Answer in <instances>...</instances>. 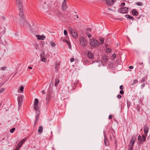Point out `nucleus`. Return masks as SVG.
Instances as JSON below:
<instances>
[{
	"label": "nucleus",
	"instance_id": "nucleus-35",
	"mask_svg": "<svg viewBox=\"0 0 150 150\" xmlns=\"http://www.w3.org/2000/svg\"><path fill=\"white\" fill-rule=\"evenodd\" d=\"M138 139L139 141V144H141L140 143V141L141 140H142V137L141 136H140V135H139L138 137Z\"/></svg>",
	"mask_w": 150,
	"mask_h": 150
},
{
	"label": "nucleus",
	"instance_id": "nucleus-20",
	"mask_svg": "<svg viewBox=\"0 0 150 150\" xmlns=\"http://www.w3.org/2000/svg\"><path fill=\"white\" fill-rule=\"evenodd\" d=\"M148 130H149L148 127L147 126H145L144 128V134H147V133L148 132Z\"/></svg>",
	"mask_w": 150,
	"mask_h": 150
},
{
	"label": "nucleus",
	"instance_id": "nucleus-32",
	"mask_svg": "<svg viewBox=\"0 0 150 150\" xmlns=\"http://www.w3.org/2000/svg\"><path fill=\"white\" fill-rule=\"evenodd\" d=\"M69 30L71 34L73 32H74V31H75L72 28H69Z\"/></svg>",
	"mask_w": 150,
	"mask_h": 150
},
{
	"label": "nucleus",
	"instance_id": "nucleus-4",
	"mask_svg": "<svg viewBox=\"0 0 150 150\" xmlns=\"http://www.w3.org/2000/svg\"><path fill=\"white\" fill-rule=\"evenodd\" d=\"M128 8L126 7H122L118 10V12L122 13H128Z\"/></svg>",
	"mask_w": 150,
	"mask_h": 150
},
{
	"label": "nucleus",
	"instance_id": "nucleus-30",
	"mask_svg": "<svg viewBox=\"0 0 150 150\" xmlns=\"http://www.w3.org/2000/svg\"><path fill=\"white\" fill-rule=\"evenodd\" d=\"M100 40L101 42L100 44H103L104 42V40L103 38H100Z\"/></svg>",
	"mask_w": 150,
	"mask_h": 150
},
{
	"label": "nucleus",
	"instance_id": "nucleus-5",
	"mask_svg": "<svg viewBox=\"0 0 150 150\" xmlns=\"http://www.w3.org/2000/svg\"><path fill=\"white\" fill-rule=\"evenodd\" d=\"M17 22H18L21 25H26V24H28V22L25 18H23V19H20L19 21H17Z\"/></svg>",
	"mask_w": 150,
	"mask_h": 150
},
{
	"label": "nucleus",
	"instance_id": "nucleus-43",
	"mask_svg": "<svg viewBox=\"0 0 150 150\" xmlns=\"http://www.w3.org/2000/svg\"><path fill=\"white\" fill-rule=\"evenodd\" d=\"M128 18H129L132 20H133L134 19L133 17L132 16H129Z\"/></svg>",
	"mask_w": 150,
	"mask_h": 150
},
{
	"label": "nucleus",
	"instance_id": "nucleus-48",
	"mask_svg": "<svg viewBox=\"0 0 150 150\" xmlns=\"http://www.w3.org/2000/svg\"><path fill=\"white\" fill-rule=\"evenodd\" d=\"M120 89L121 90H122L124 88V87L122 85L120 86Z\"/></svg>",
	"mask_w": 150,
	"mask_h": 150
},
{
	"label": "nucleus",
	"instance_id": "nucleus-53",
	"mask_svg": "<svg viewBox=\"0 0 150 150\" xmlns=\"http://www.w3.org/2000/svg\"><path fill=\"white\" fill-rule=\"evenodd\" d=\"M117 55L115 54H112V56H113V57H114L115 58L116 57Z\"/></svg>",
	"mask_w": 150,
	"mask_h": 150
},
{
	"label": "nucleus",
	"instance_id": "nucleus-39",
	"mask_svg": "<svg viewBox=\"0 0 150 150\" xmlns=\"http://www.w3.org/2000/svg\"><path fill=\"white\" fill-rule=\"evenodd\" d=\"M125 5V3L124 2L121 3L120 4V6H124Z\"/></svg>",
	"mask_w": 150,
	"mask_h": 150
},
{
	"label": "nucleus",
	"instance_id": "nucleus-37",
	"mask_svg": "<svg viewBox=\"0 0 150 150\" xmlns=\"http://www.w3.org/2000/svg\"><path fill=\"white\" fill-rule=\"evenodd\" d=\"M15 128L13 127L12 129H10V132L11 133H13L15 131Z\"/></svg>",
	"mask_w": 150,
	"mask_h": 150
},
{
	"label": "nucleus",
	"instance_id": "nucleus-60",
	"mask_svg": "<svg viewBox=\"0 0 150 150\" xmlns=\"http://www.w3.org/2000/svg\"><path fill=\"white\" fill-rule=\"evenodd\" d=\"M42 93L43 94H45V91L44 90H43L42 91Z\"/></svg>",
	"mask_w": 150,
	"mask_h": 150
},
{
	"label": "nucleus",
	"instance_id": "nucleus-52",
	"mask_svg": "<svg viewBox=\"0 0 150 150\" xmlns=\"http://www.w3.org/2000/svg\"><path fill=\"white\" fill-rule=\"evenodd\" d=\"M129 16L130 15H125V16L126 18H129Z\"/></svg>",
	"mask_w": 150,
	"mask_h": 150
},
{
	"label": "nucleus",
	"instance_id": "nucleus-46",
	"mask_svg": "<svg viewBox=\"0 0 150 150\" xmlns=\"http://www.w3.org/2000/svg\"><path fill=\"white\" fill-rule=\"evenodd\" d=\"M18 146H17V147L15 149V150H19L20 148L19 146L18 147Z\"/></svg>",
	"mask_w": 150,
	"mask_h": 150
},
{
	"label": "nucleus",
	"instance_id": "nucleus-8",
	"mask_svg": "<svg viewBox=\"0 0 150 150\" xmlns=\"http://www.w3.org/2000/svg\"><path fill=\"white\" fill-rule=\"evenodd\" d=\"M116 0H106V3L108 5L111 6L112 5Z\"/></svg>",
	"mask_w": 150,
	"mask_h": 150
},
{
	"label": "nucleus",
	"instance_id": "nucleus-12",
	"mask_svg": "<svg viewBox=\"0 0 150 150\" xmlns=\"http://www.w3.org/2000/svg\"><path fill=\"white\" fill-rule=\"evenodd\" d=\"M36 37H37L38 39L39 40H44L45 38V37L44 35H36Z\"/></svg>",
	"mask_w": 150,
	"mask_h": 150
},
{
	"label": "nucleus",
	"instance_id": "nucleus-56",
	"mask_svg": "<svg viewBox=\"0 0 150 150\" xmlns=\"http://www.w3.org/2000/svg\"><path fill=\"white\" fill-rule=\"evenodd\" d=\"M86 30L88 31H91V29L90 28H87Z\"/></svg>",
	"mask_w": 150,
	"mask_h": 150
},
{
	"label": "nucleus",
	"instance_id": "nucleus-38",
	"mask_svg": "<svg viewBox=\"0 0 150 150\" xmlns=\"http://www.w3.org/2000/svg\"><path fill=\"white\" fill-rule=\"evenodd\" d=\"M4 88H2L0 90V93H2L3 92H4Z\"/></svg>",
	"mask_w": 150,
	"mask_h": 150
},
{
	"label": "nucleus",
	"instance_id": "nucleus-44",
	"mask_svg": "<svg viewBox=\"0 0 150 150\" xmlns=\"http://www.w3.org/2000/svg\"><path fill=\"white\" fill-rule=\"evenodd\" d=\"M112 115H110L109 116V118L110 119H111L112 118Z\"/></svg>",
	"mask_w": 150,
	"mask_h": 150
},
{
	"label": "nucleus",
	"instance_id": "nucleus-13",
	"mask_svg": "<svg viewBox=\"0 0 150 150\" xmlns=\"http://www.w3.org/2000/svg\"><path fill=\"white\" fill-rule=\"evenodd\" d=\"M98 64H98V60L93 61L92 63V64L96 68L99 67Z\"/></svg>",
	"mask_w": 150,
	"mask_h": 150
},
{
	"label": "nucleus",
	"instance_id": "nucleus-34",
	"mask_svg": "<svg viewBox=\"0 0 150 150\" xmlns=\"http://www.w3.org/2000/svg\"><path fill=\"white\" fill-rule=\"evenodd\" d=\"M136 4L138 6H142L143 5V4L141 2H138L136 3Z\"/></svg>",
	"mask_w": 150,
	"mask_h": 150
},
{
	"label": "nucleus",
	"instance_id": "nucleus-63",
	"mask_svg": "<svg viewBox=\"0 0 150 150\" xmlns=\"http://www.w3.org/2000/svg\"><path fill=\"white\" fill-rule=\"evenodd\" d=\"M67 0H64L63 2H64L66 3V1Z\"/></svg>",
	"mask_w": 150,
	"mask_h": 150
},
{
	"label": "nucleus",
	"instance_id": "nucleus-42",
	"mask_svg": "<svg viewBox=\"0 0 150 150\" xmlns=\"http://www.w3.org/2000/svg\"><path fill=\"white\" fill-rule=\"evenodd\" d=\"M67 45L69 46V48L70 49L71 47V45L70 43L69 42L67 44Z\"/></svg>",
	"mask_w": 150,
	"mask_h": 150
},
{
	"label": "nucleus",
	"instance_id": "nucleus-55",
	"mask_svg": "<svg viewBox=\"0 0 150 150\" xmlns=\"http://www.w3.org/2000/svg\"><path fill=\"white\" fill-rule=\"evenodd\" d=\"M70 61L71 62H73L74 61V58H71L70 60Z\"/></svg>",
	"mask_w": 150,
	"mask_h": 150
},
{
	"label": "nucleus",
	"instance_id": "nucleus-47",
	"mask_svg": "<svg viewBox=\"0 0 150 150\" xmlns=\"http://www.w3.org/2000/svg\"><path fill=\"white\" fill-rule=\"evenodd\" d=\"M6 68V67H2L1 68V70H4Z\"/></svg>",
	"mask_w": 150,
	"mask_h": 150
},
{
	"label": "nucleus",
	"instance_id": "nucleus-3",
	"mask_svg": "<svg viewBox=\"0 0 150 150\" xmlns=\"http://www.w3.org/2000/svg\"><path fill=\"white\" fill-rule=\"evenodd\" d=\"M39 103V101L37 98H35L34 100V109L36 111V112L40 111V109L38 107V104Z\"/></svg>",
	"mask_w": 150,
	"mask_h": 150
},
{
	"label": "nucleus",
	"instance_id": "nucleus-15",
	"mask_svg": "<svg viewBox=\"0 0 150 150\" xmlns=\"http://www.w3.org/2000/svg\"><path fill=\"white\" fill-rule=\"evenodd\" d=\"M62 10L64 11L67 8V5L66 3L62 2Z\"/></svg>",
	"mask_w": 150,
	"mask_h": 150
},
{
	"label": "nucleus",
	"instance_id": "nucleus-24",
	"mask_svg": "<svg viewBox=\"0 0 150 150\" xmlns=\"http://www.w3.org/2000/svg\"><path fill=\"white\" fill-rule=\"evenodd\" d=\"M55 81L54 83V86L56 87H57L58 83L59 82L60 80L58 79H55Z\"/></svg>",
	"mask_w": 150,
	"mask_h": 150
},
{
	"label": "nucleus",
	"instance_id": "nucleus-26",
	"mask_svg": "<svg viewBox=\"0 0 150 150\" xmlns=\"http://www.w3.org/2000/svg\"><path fill=\"white\" fill-rule=\"evenodd\" d=\"M43 129V128L41 126H39L38 131L39 132L42 133V132Z\"/></svg>",
	"mask_w": 150,
	"mask_h": 150
},
{
	"label": "nucleus",
	"instance_id": "nucleus-61",
	"mask_svg": "<svg viewBox=\"0 0 150 150\" xmlns=\"http://www.w3.org/2000/svg\"><path fill=\"white\" fill-rule=\"evenodd\" d=\"M37 122V121L35 120V122L34 123V125L35 126L36 125Z\"/></svg>",
	"mask_w": 150,
	"mask_h": 150
},
{
	"label": "nucleus",
	"instance_id": "nucleus-40",
	"mask_svg": "<svg viewBox=\"0 0 150 150\" xmlns=\"http://www.w3.org/2000/svg\"><path fill=\"white\" fill-rule=\"evenodd\" d=\"M64 34L65 35H67V32L66 30H64Z\"/></svg>",
	"mask_w": 150,
	"mask_h": 150
},
{
	"label": "nucleus",
	"instance_id": "nucleus-7",
	"mask_svg": "<svg viewBox=\"0 0 150 150\" xmlns=\"http://www.w3.org/2000/svg\"><path fill=\"white\" fill-rule=\"evenodd\" d=\"M23 7H22V8L21 9H19V16L20 17V19H22L23 18H24V14L23 11Z\"/></svg>",
	"mask_w": 150,
	"mask_h": 150
},
{
	"label": "nucleus",
	"instance_id": "nucleus-27",
	"mask_svg": "<svg viewBox=\"0 0 150 150\" xmlns=\"http://www.w3.org/2000/svg\"><path fill=\"white\" fill-rule=\"evenodd\" d=\"M39 112H40L39 111H38V112H36L37 115L36 116V121H37L38 119L39 115Z\"/></svg>",
	"mask_w": 150,
	"mask_h": 150
},
{
	"label": "nucleus",
	"instance_id": "nucleus-18",
	"mask_svg": "<svg viewBox=\"0 0 150 150\" xmlns=\"http://www.w3.org/2000/svg\"><path fill=\"white\" fill-rule=\"evenodd\" d=\"M104 141L105 146H108L109 145V143L108 140L105 137Z\"/></svg>",
	"mask_w": 150,
	"mask_h": 150
},
{
	"label": "nucleus",
	"instance_id": "nucleus-50",
	"mask_svg": "<svg viewBox=\"0 0 150 150\" xmlns=\"http://www.w3.org/2000/svg\"><path fill=\"white\" fill-rule=\"evenodd\" d=\"M84 62L85 63H87L88 62V61L87 60H85L84 61Z\"/></svg>",
	"mask_w": 150,
	"mask_h": 150
},
{
	"label": "nucleus",
	"instance_id": "nucleus-16",
	"mask_svg": "<svg viewBox=\"0 0 150 150\" xmlns=\"http://www.w3.org/2000/svg\"><path fill=\"white\" fill-rule=\"evenodd\" d=\"M102 60L105 63H107L108 59L106 55H103L102 57Z\"/></svg>",
	"mask_w": 150,
	"mask_h": 150
},
{
	"label": "nucleus",
	"instance_id": "nucleus-1",
	"mask_svg": "<svg viewBox=\"0 0 150 150\" xmlns=\"http://www.w3.org/2000/svg\"><path fill=\"white\" fill-rule=\"evenodd\" d=\"M90 42L91 45L93 47H97L100 44L98 41L94 39H91Z\"/></svg>",
	"mask_w": 150,
	"mask_h": 150
},
{
	"label": "nucleus",
	"instance_id": "nucleus-25",
	"mask_svg": "<svg viewBox=\"0 0 150 150\" xmlns=\"http://www.w3.org/2000/svg\"><path fill=\"white\" fill-rule=\"evenodd\" d=\"M98 64H99L98 65L99 67H100L101 66H103V65H104V64L103 63V62L102 61L100 60H98Z\"/></svg>",
	"mask_w": 150,
	"mask_h": 150
},
{
	"label": "nucleus",
	"instance_id": "nucleus-62",
	"mask_svg": "<svg viewBox=\"0 0 150 150\" xmlns=\"http://www.w3.org/2000/svg\"><path fill=\"white\" fill-rule=\"evenodd\" d=\"M28 68H29L30 69H32V67H28Z\"/></svg>",
	"mask_w": 150,
	"mask_h": 150
},
{
	"label": "nucleus",
	"instance_id": "nucleus-51",
	"mask_svg": "<svg viewBox=\"0 0 150 150\" xmlns=\"http://www.w3.org/2000/svg\"><path fill=\"white\" fill-rule=\"evenodd\" d=\"M133 66H130L129 67V69H132L133 68Z\"/></svg>",
	"mask_w": 150,
	"mask_h": 150
},
{
	"label": "nucleus",
	"instance_id": "nucleus-36",
	"mask_svg": "<svg viewBox=\"0 0 150 150\" xmlns=\"http://www.w3.org/2000/svg\"><path fill=\"white\" fill-rule=\"evenodd\" d=\"M51 45L52 47H54L56 45L52 41H51L50 42Z\"/></svg>",
	"mask_w": 150,
	"mask_h": 150
},
{
	"label": "nucleus",
	"instance_id": "nucleus-49",
	"mask_svg": "<svg viewBox=\"0 0 150 150\" xmlns=\"http://www.w3.org/2000/svg\"><path fill=\"white\" fill-rule=\"evenodd\" d=\"M120 92L121 94H123L124 93V91L123 90L120 91Z\"/></svg>",
	"mask_w": 150,
	"mask_h": 150
},
{
	"label": "nucleus",
	"instance_id": "nucleus-23",
	"mask_svg": "<svg viewBox=\"0 0 150 150\" xmlns=\"http://www.w3.org/2000/svg\"><path fill=\"white\" fill-rule=\"evenodd\" d=\"M72 35V36L74 38H76L77 37V34L76 32L75 31H74V32H73L71 34Z\"/></svg>",
	"mask_w": 150,
	"mask_h": 150
},
{
	"label": "nucleus",
	"instance_id": "nucleus-11",
	"mask_svg": "<svg viewBox=\"0 0 150 150\" xmlns=\"http://www.w3.org/2000/svg\"><path fill=\"white\" fill-rule=\"evenodd\" d=\"M52 92L51 89H49L47 94V96L49 98H52L53 97V95L52 94Z\"/></svg>",
	"mask_w": 150,
	"mask_h": 150
},
{
	"label": "nucleus",
	"instance_id": "nucleus-54",
	"mask_svg": "<svg viewBox=\"0 0 150 150\" xmlns=\"http://www.w3.org/2000/svg\"><path fill=\"white\" fill-rule=\"evenodd\" d=\"M87 35L88 36V37L89 38H90L91 37V35L89 33H87Z\"/></svg>",
	"mask_w": 150,
	"mask_h": 150
},
{
	"label": "nucleus",
	"instance_id": "nucleus-19",
	"mask_svg": "<svg viewBox=\"0 0 150 150\" xmlns=\"http://www.w3.org/2000/svg\"><path fill=\"white\" fill-rule=\"evenodd\" d=\"M146 136L147 134H143L142 136L143 139L140 141V143H143L145 141Z\"/></svg>",
	"mask_w": 150,
	"mask_h": 150
},
{
	"label": "nucleus",
	"instance_id": "nucleus-45",
	"mask_svg": "<svg viewBox=\"0 0 150 150\" xmlns=\"http://www.w3.org/2000/svg\"><path fill=\"white\" fill-rule=\"evenodd\" d=\"M122 96L120 95H118L117 96V97L118 99L121 98Z\"/></svg>",
	"mask_w": 150,
	"mask_h": 150
},
{
	"label": "nucleus",
	"instance_id": "nucleus-33",
	"mask_svg": "<svg viewBox=\"0 0 150 150\" xmlns=\"http://www.w3.org/2000/svg\"><path fill=\"white\" fill-rule=\"evenodd\" d=\"M111 51V49L110 48H107L106 50V52L107 53H110Z\"/></svg>",
	"mask_w": 150,
	"mask_h": 150
},
{
	"label": "nucleus",
	"instance_id": "nucleus-22",
	"mask_svg": "<svg viewBox=\"0 0 150 150\" xmlns=\"http://www.w3.org/2000/svg\"><path fill=\"white\" fill-rule=\"evenodd\" d=\"M135 141V139L132 138L130 142V146H132V147L133 146V145Z\"/></svg>",
	"mask_w": 150,
	"mask_h": 150
},
{
	"label": "nucleus",
	"instance_id": "nucleus-21",
	"mask_svg": "<svg viewBox=\"0 0 150 150\" xmlns=\"http://www.w3.org/2000/svg\"><path fill=\"white\" fill-rule=\"evenodd\" d=\"M132 13L133 15L135 16H137L138 14V12L135 10L132 11Z\"/></svg>",
	"mask_w": 150,
	"mask_h": 150
},
{
	"label": "nucleus",
	"instance_id": "nucleus-64",
	"mask_svg": "<svg viewBox=\"0 0 150 150\" xmlns=\"http://www.w3.org/2000/svg\"><path fill=\"white\" fill-rule=\"evenodd\" d=\"M137 109L138 110H139V107H137Z\"/></svg>",
	"mask_w": 150,
	"mask_h": 150
},
{
	"label": "nucleus",
	"instance_id": "nucleus-2",
	"mask_svg": "<svg viewBox=\"0 0 150 150\" xmlns=\"http://www.w3.org/2000/svg\"><path fill=\"white\" fill-rule=\"evenodd\" d=\"M79 40L81 45L83 47H86L87 44L86 39L83 37L81 36L80 37Z\"/></svg>",
	"mask_w": 150,
	"mask_h": 150
},
{
	"label": "nucleus",
	"instance_id": "nucleus-29",
	"mask_svg": "<svg viewBox=\"0 0 150 150\" xmlns=\"http://www.w3.org/2000/svg\"><path fill=\"white\" fill-rule=\"evenodd\" d=\"M60 65V63L59 62H56L55 64V68L57 69L58 68Z\"/></svg>",
	"mask_w": 150,
	"mask_h": 150
},
{
	"label": "nucleus",
	"instance_id": "nucleus-10",
	"mask_svg": "<svg viewBox=\"0 0 150 150\" xmlns=\"http://www.w3.org/2000/svg\"><path fill=\"white\" fill-rule=\"evenodd\" d=\"M16 3L18 5V8L19 9H21L23 6L21 5V0H16Z\"/></svg>",
	"mask_w": 150,
	"mask_h": 150
},
{
	"label": "nucleus",
	"instance_id": "nucleus-57",
	"mask_svg": "<svg viewBox=\"0 0 150 150\" xmlns=\"http://www.w3.org/2000/svg\"><path fill=\"white\" fill-rule=\"evenodd\" d=\"M53 86V83H50V87H52Z\"/></svg>",
	"mask_w": 150,
	"mask_h": 150
},
{
	"label": "nucleus",
	"instance_id": "nucleus-58",
	"mask_svg": "<svg viewBox=\"0 0 150 150\" xmlns=\"http://www.w3.org/2000/svg\"><path fill=\"white\" fill-rule=\"evenodd\" d=\"M64 41L65 42H66V43H67V44L68 43H69V42L68 41H67V40H64Z\"/></svg>",
	"mask_w": 150,
	"mask_h": 150
},
{
	"label": "nucleus",
	"instance_id": "nucleus-6",
	"mask_svg": "<svg viewBox=\"0 0 150 150\" xmlns=\"http://www.w3.org/2000/svg\"><path fill=\"white\" fill-rule=\"evenodd\" d=\"M40 56L41 61L46 63L47 61V59L45 58V54L44 52L42 54H41Z\"/></svg>",
	"mask_w": 150,
	"mask_h": 150
},
{
	"label": "nucleus",
	"instance_id": "nucleus-41",
	"mask_svg": "<svg viewBox=\"0 0 150 150\" xmlns=\"http://www.w3.org/2000/svg\"><path fill=\"white\" fill-rule=\"evenodd\" d=\"M133 147L132 146H130V148L128 150H133Z\"/></svg>",
	"mask_w": 150,
	"mask_h": 150
},
{
	"label": "nucleus",
	"instance_id": "nucleus-17",
	"mask_svg": "<svg viewBox=\"0 0 150 150\" xmlns=\"http://www.w3.org/2000/svg\"><path fill=\"white\" fill-rule=\"evenodd\" d=\"M26 139L25 138H23L22 141H21L18 144V146L21 147L23 143L26 141Z\"/></svg>",
	"mask_w": 150,
	"mask_h": 150
},
{
	"label": "nucleus",
	"instance_id": "nucleus-28",
	"mask_svg": "<svg viewBox=\"0 0 150 150\" xmlns=\"http://www.w3.org/2000/svg\"><path fill=\"white\" fill-rule=\"evenodd\" d=\"M24 89V88L22 86H20V88L18 90V92H19V91H20L21 92H22L23 91Z\"/></svg>",
	"mask_w": 150,
	"mask_h": 150
},
{
	"label": "nucleus",
	"instance_id": "nucleus-31",
	"mask_svg": "<svg viewBox=\"0 0 150 150\" xmlns=\"http://www.w3.org/2000/svg\"><path fill=\"white\" fill-rule=\"evenodd\" d=\"M138 81V80L137 79H135L134 80L133 82V83H131V85H133L134 84L136 83H137Z\"/></svg>",
	"mask_w": 150,
	"mask_h": 150
},
{
	"label": "nucleus",
	"instance_id": "nucleus-59",
	"mask_svg": "<svg viewBox=\"0 0 150 150\" xmlns=\"http://www.w3.org/2000/svg\"><path fill=\"white\" fill-rule=\"evenodd\" d=\"M145 84L143 83V84L142 85H141V87L142 88H143L145 86Z\"/></svg>",
	"mask_w": 150,
	"mask_h": 150
},
{
	"label": "nucleus",
	"instance_id": "nucleus-9",
	"mask_svg": "<svg viewBox=\"0 0 150 150\" xmlns=\"http://www.w3.org/2000/svg\"><path fill=\"white\" fill-rule=\"evenodd\" d=\"M23 96L21 95L18 97V103L19 106L21 105L22 104L23 99Z\"/></svg>",
	"mask_w": 150,
	"mask_h": 150
},
{
	"label": "nucleus",
	"instance_id": "nucleus-14",
	"mask_svg": "<svg viewBox=\"0 0 150 150\" xmlns=\"http://www.w3.org/2000/svg\"><path fill=\"white\" fill-rule=\"evenodd\" d=\"M87 56L88 58L90 59H92L93 57V54L92 53L89 51H88Z\"/></svg>",
	"mask_w": 150,
	"mask_h": 150
}]
</instances>
